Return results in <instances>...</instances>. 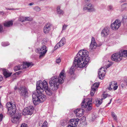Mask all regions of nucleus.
Instances as JSON below:
<instances>
[{
    "label": "nucleus",
    "instance_id": "42",
    "mask_svg": "<svg viewBox=\"0 0 127 127\" xmlns=\"http://www.w3.org/2000/svg\"><path fill=\"white\" fill-rule=\"evenodd\" d=\"M73 120H74V121H75V122H76V123L77 124H78V122L79 120V119H73Z\"/></svg>",
    "mask_w": 127,
    "mask_h": 127
},
{
    "label": "nucleus",
    "instance_id": "25",
    "mask_svg": "<svg viewBox=\"0 0 127 127\" xmlns=\"http://www.w3.org/2000/svg\"><path fill=\"white\" fill-rule=\"evenodd\" d=\"M121 54H122V57H127V50H121Z\"/></svg>",
    "mask_w": 127,
    "mask_h": 127
},
{
    "label": "nucleus",
    "instance_id": "54",
    "mask_svg": "<svg viewBox=\"0 0 127 127\" xmlns=\"http://www.w3.org/2000/svg\"><path fill=\"white\" fill-rule=\"evenodd\" d=\"M18 88H17V86H15V87H14V90H16L17 89H18Z\"/></svg>",
    "mask_w": 127,
    "mask_h": 127
},
{
    "label": "nucleus",
    "instance_id": "24",
    "mask_svg": "<svg viewBox=\"0 0 127 127\" xmlns=\"http://www.w3.org/2000/svg\"><path fill=\"white\" fill-rule=\"evenodd\" d=\"M13 21H10L5 22L4 23V26L7 27H9L13 25Z\"/></svg>",
    "mask_w": 127,
    "mask_h": 127
},
{
    "label": "nucleus",
    "instance_id": "9",
    "mask_svg": "<svg viewBox=\"0 0 127 127\" xmlns=\"http://www.w3.org/2000/svg\"><path fill=\"white\" fill-rule=\"evenodd\" d=\"M121 25L120 20L117 19L111 24V28L113 30H117L120 27Z\"/></svg>",
    "mask_w": 127,
    "mask_h": 127
},
{
    "label": "nucleus",
    "instance_id": "38",
    "mask_svg": "<svg viewBox=\"0 0 127 127\" xmlns=\"http://www.w3.org/2000/svg\"><path fill=\"white\" fill-rule=\"evenodd\" d=\"M56 62L57 63H59L61 62V60L60 58H58L57 59H56Z\"/></svg>",
    "mask_w": 127,
    "mask_h": 127
},
{
    "label": "nucleus",
    "instance_id": "22",
    "mask_svg": "<svg viewBox=\"0 0 127 127\" xmlns=\"http://www.w3.org/2000/svg\"><path fill=\"white\" fill-rule=\"evenodd\" d=\"M109 33V30L107 27L104 28L102 30L101 34L103 36L105 37L108 35Z\"/></svg>",
    "mask_w": 127,
    "mask_h": 127
},
{
    "label": "nucleus",
    "instance_id": "34",
    "mask_svg": "<svg viewBox=\"0 0 127 127\" xmlns=\"http://www.w3.org/2000/svg\"><path fill=\"white\" fill-rule=\"evenodd\" d=\"M24 19L25 21H32V18L29 17H25Z\"/></svg>",
    "mask_w": 127,
    "mask_h": 127
},
{
    "label": "nucleus",
    "instance_id": "19",
    "mask_svg": "<svg viewBox=\"0 0 127 127\" xmlns=\"http://www.w3.org/2000/svg\"><path fill=\"white\" fill-rule=\"evenodd\" d=\"M52 26V25L50 23H47L44 28V32L45 33H49L51 30V28Z\"/></svg>",
    "mask_w": 127,
    "mask_h": 127
},
{
    "label": "nucleus",
    "instance_id": "1",
    "mask_svg": "<svg viewBox=\"0 0 127 127\" xmlns=\"http://www.w3.org/2000/svg\"><path fill=\"white\" fill-rule=\"evenodd\" d=\"M88 52L87 50H81L75 58L73 64L70 69L69 73L73 74L75 71L74 67L83 68L89 62L90 58L88 56Z\"/></svg>",
    "mask_w": 127,
    "mask_h": 127
},
{
    "label": "nucleus",
    "instance_id": "49",
    "mask_svg": "<svg viewBox=\"0 0 127 127\" xmlns=\"http://www.w3.org/2000/svg\"><path fill=\"white\" fill-rule=\"evenodd\" d=\"M6 9L8 10H15V9H14V8H6Z\"/></svg>",
    "mask_w": 127,
    "mask_h": 127
},
{
    "label": "nucleus",
    "instance_id": "23",
    "mask_svg": "<svg viewBox=\"0 0 127 127\" xmlns=\"http://www.w3.org/2000/svg\"><path fill=\"white\" fill-rule=\"evenodd\" d=\"M77 124L75 121H74L73 119H72L70 121L69 124V126H71L72 127H76Z\"/></svg>",
    "mask_w": 127,
    "mask_h": 127
},
{
    "label": "nucleus",
    "instance_id": "52",
    "mask_svg": "<svg viewBox=\"0 0 127 127\" xmlns=\"http://www.w3.org/2000/svg\"><path fill=\"white\" fill-rule=\"evenodd\" d=\"M81 119H84V121H85V118L84 117H83L81 118Z\"/></svg>",
    "mask_w": 127,
    "mask_h": 127
},
{
    "label": "nucleus",
    "instance_id": "41",
    "mask_svg": "<svg viewBox=\"0 0 127 127\" xmlns=\"http://www.w3.org/2000/svg\"><path fill=\"white\" fill-rule=\"evenodd\" d=\"M68 26V25H66L65 24L64 25L63 27V30H65L67 27Z\"/></svg>",
    "mask_w": 127,
    "mask_h": 127
},
{
    "label": "nucleus",
    "instance_id": "33",
    "mask_svg": "<svg viewBox=\"0 0 127 127\" xmlns=\"http://www.w3.org/2000/svg\"><path fill=\"white\" fill-rule=\"evenodd\" d=\"M122 8L124 10L127 8V3H125L121 6Z\"/></svg>",
    "mask_w": 127,
    "mask_h": 127
},
{
    "label": "nucleus",
    "instance_id": "47",
    "mask_svg": "<svg viewBox=\"0 0 127 127\" xmlns=\"http://www.w3.org/2000/svg\"><path fill=\"white\" fill-rule=\"evenodd\" d=\"M107 95L105 94H103V99H105V98L107 97Z\"/></svg>",
    "mask_w": 127,
    "mask_h": 127
},
{
    "label": "nucleus",
    "instance_id": "32",
    "mask_svg": "<svg viewBox=\"0 0 127 127\" xmlns=\"http://www.w3.org/2000/svg\"><path fill=\"white\" fill-rule=\"evenodd\" d=\"M48 123L46 121H45L43 124L42 127H48Z\"/></svg>",
    "mask_w": 127,
    "mask_h": 127
},
{
    "label": "nucleus",
    "instance_id": "21",
    "mask_svg": "<svg viewBox=\"0 0 127 127\" xmlns=\"http://www.w3.org/2000/svg\"><path fill=\"white\" fill-rule=\"evenodd\" d=\"M0 70H2L3 75L6 78L10 76L12 73H10L6 69L0 68Z\"/></svg>",
    "mask_w": 127,
    "mask_h": 127
},
{
    "label": "nucleus",
    "instance_id": "48",
    "mask_svg": "<svg viewBox=\"0 0 127 127\" xmlns=\"http://www.w3.org/2000/svg\"><path fill=\"white\" fill-rule=\"evenodd\" d=\"M3 79V77L1 75H0V82L2 81Z\"/></svg>",
    "mask_w": 127,
    "mask_h": 127
},
{
    "label": "nucleus",
    "instance_id": "61",
    "mask_svg": "<svg viewBox=\"0 0 127 127\" xmlns=\"http://www.w3.org/2000/svg\"><path fill=\"white\" fill-rule=\"evenodd\" d=\"M117 127H119V126H118Z\"/></svg>",
    "mask_w": 127,
    "mask_h": 127
},
{
    "label": "nucleus",
    "instance_id": "30",
    "mask_svg": "<svg viewBox=\"0 0 127 127\" xmlns=\"http://www.w3.org/2000/svg\"><path fill=\"white\" fill-rule=\"evenodd\" d=\"M13 104L10 103V102H8L6 103V106L8 109V108H11V106H13Z\"/></svg>",
    "mask_w": 127,
    "mask_h": 127
},
{
    "label": "nucleus",
    "instance_id": "11",
    "mask_svg": "<svg viewBox=\"0 0 127 127\" xmlns=\"http://www.w3.org/2000/svg\"><path fill=\"white\" fill-rule=\"evenodd\" d=\"M21 113H16L14 117L11 119V121L13 123L18 124L21 120Z\"/></svg>",
    "mask_w": 127,
    "mask_h": 127
},
{
    "label": "nucleus",
    "instance_id": "2",
    "mask_svg": "<svg viewBox=\"0 0 127 127\" xmlns=\"http://www.w3.org/2000/svg\"><path fill=\"white\" fill-rule=\"evenodd\" d=\"M64 70L63 69L60 73L59 76H55L50 81L49 83L50 88L53 91H56L59 87V84H62L65 78Z\"/></svg>",
    "mask_w": 127,
    "mask_h": 127
},
{
    "label": "nucleus",
    "instance_id": "39",
    "mask_svg": "<svg viewBox=\"0 0 127 127\" xmlns=\"http://www.w3.org/2000/svg\"><path fill=\"white\" fill-rule=\"evenodd\" d=\"M87 7L89 8H90L91 7H92V5L91 4H87L84 7Z\"/></svg>",
    "mask_w": 127,
    "mask_h": 127
},
{
    "label": "nucleus",
    "instance_id": "7",
    "mask_svg": "<svg viewBox=\"0 0 127 127\" xmlns=\"http://www.w3.org/2000/svg\"><path fill=\"white\" fill-rule=\"evenodd\" d=\"M18 91L21 96L24 98L28 97V90L25 86L20 87L18 88Z\"/></svg>",
    "mask_w": 127,
    "mask_h": 127
},
{
    "label": "nucleus",
    "instance_id": "17",
    "mask_svg": "<svg viewBox=\"0 0 127 127\" xmlns=\"http://www.w3.org/2000/svg\"><path fill=\"white\" fill-rule=\"evenodd\" d=\"M65 39L64 38H62L60 41L55 46L54 49L56 50L58 48L63 46L65 44Z\"/></svg>",
    "mask_w": 127,
    "mask_h": 127
},
{
    "label": "nucleus",
    "instance_id": "5",
    "mask_svg": "<svg viewBox=\"0 0 127 127\" xmlns=\"http://www.w3.org/2000/svg\"><path fill=\"white\" fill-rule=\"evenodd\" d=\"M85 100H84L82 102L81 104V106L82 108H86L87 110L90 111L92 109V99L91 98L87 99L86 103H85Z\"/></svg>",
    "mask_w": 127,
    "mask_h": 127
},
{
    "label": "nucleus",
    "instance_id": "8",
    "mask_svg": "<svg viewBox=\"0 0 127 127\" xmlns=\"http://www.w3.org/2000/svg\"><path fill=\"white\" fill-rule=\"evenodd\" d=\"M121 51L119 52L113 54L111 57V60L116 62L120 61L122 59V54H121Z\"/></svg>",
    "mask_w": 127,
    "mask_h": 127
},
{
    "label": "nucleus",
    "instance_id": "62",
    "mask_svg": "<svg viewBox=\"0 0 127 127\" xmlns=\"http://www.w3.org/2000/svg\"><path fill=\"white\" fill-rule=\"evenodd\" d=\"M1 87H0V88Z\"/></svg>",
    "mask_w": 127,
    "mask_h": 127
},
{
    "label": "nucleus",
    "instance_id": "40",
    "mask_svg": "<svg viewBox=\"0 0 127 127\" xmlns=\"http://www.w3.org/2000/svg\"><path fill=\"white\" fill-rule=\"evenodd\" d=\"M109 9L110 10H112L113 9V7L111 5H109L108 6Z\"/></svg>",
    "mask_w": 127,
    "mask_h": 127
},
{
    "label": "nucleus",
    "instance_id": "3",
    "mask_svg": "<svg viewBox=\"0 0 127 127\" xmlns=\"http://www.w3.org/2000/svg\"><path fill=\"white\" fill-rule=\"evenodd\" d=\"M38 89L40 90L38 91V92H43L44 89L46 95L49 96L53 94V92L48 88L47 82L44 80L43 82L41 81H38L36 84V89L38 90Z\"/></svg>",
    "mask_w": 127,
    "mask_h": 127
},
{
    "label": "nucleus",
    "instance_id": "15",
    "mask_svg": "<svg viewBox=\"0 0 127 127\" xmlns=\"http://www.w3.org/2000/svg\"><path fill=\"white\" fill-rule=\"evenodd\" d=\"M99 83H95L92 86L91 88V90L90 92L91 95L93 96L94 95L99 85Z\"/></svg>",
    "mask_w": 127,
    "mask_h": 127
},
{
    "label": "nucleus",
    "instance_id": "60",
    "mask_svg": "<svg viewBox=\"0 0 127 127\" xmlns=\"http://www.w3.org/2000/svg\"><path fill=\"white\" fill-rule=\"evenodd\" d=\"M1 105V103L0 102V106Z\"/></svg>",
    "mask_w": 127,
    "mask_h": 127
},
{
    "label": "nucleus",
    "instance_id": "58",
    "mask_svg": "<svg viewBox=\"0 0 127 127\" xmlns=\"http://www.w3.org/2000/svg\"><path fill=\"white\" fill-rule=\"evenodd\" d=\"M0 108H1L2 107V105H1L0 106Z\"/></svg>",
    "mask_w": 127,
    "mask_h": 127
},
{
    "label": "nucleus",
    "instance_id": "6",
    "mask_svg": "<svg viewBox=\"0 0 127 127\" xmlns=\"http://www.w3.org/2000/svg\"><path fill=\"white\" fill-rule=\"evenodd\" d=\"M33 65L31 63H28L26 62H23V64L19 65L15 67L14 70L15 71H16L24 68H28L30 66H32Z\"/></svg>",
    "mask_w": 127,
    "mask_h": 127
},
{
    "label": "nucleus",
    "instance_id": "59",
    "mask_svg": "<svg viewBox=\"0 0 127 127\" xmlns=\"http://www.w3.org/2000/svg\"><path fill=\"white\" fill-rule=\"evenodd\" d=\"M112 127H114V126L113 125L112 126Z\"/></svg>",
    "mask_w": 127,
    "mask_h": 127
},
{
    "label": "nucleus",
    "instance_id": "29",
    "mask_svg": "<svg viewBox=\"0 0 127 127\" xmlns=\"http://www.w3.org/2000/svg\"><path fill=\"white\" fill-rule=\"evenodd\" d=\"M60 122L61 125L63 126H65L67 125L68 121L65 120H63L61 121Z\"/></svg>",
    "mask_w": 127,
    "mask_h": 127
},
{
    "label": "nucleus",
    "instance_id": "57",
    "mask_svg": "<svg viewBox=\"0 0 127 127\" xmlns=\"http://www.w3.org/2000/svg\"><path fill=\"white\" fill-rule=\"evenodd\" d=\"M89 0H85V2L88 1Z\"/></svg>",
    "mask_w": 127,
    "mask_h": 127
},
{
    "label": "nucleus",
    "instance_id": "46",
    "mask_svg": "<svg viewBox=\"0 0 127 127\" xmlns=\"http://www.w3.org/2000/svg\"><path fill=\"white\" fill-rule=\"evenodd\" d=\"M27 125L25 124H23L21 125V127H27Z\"/></svg>",
    "mask_w": 127,
    "mask_h": 127
},
{
    "label": "nucleus",
    "instance_id": "43",
    "mask_svg": "<svg viewBox=\"0 0 127 127\" xmlns=\"http://www.w3.org/2000/svg\"><path fill=\"white\" fill-rule=\"evenodd\" d=\"M96 117H95V115H94L92 116V118L91 119V121H93L95 120V119Z\"/></svg>",
    "mask_w": 127,
    "mask_h": 127
},
{
    "label": "nucleus",
    "instance_id": "44",
    "mask_svg": "<svg viewBox=\"0 0 127 127\" xmlns=\"http://www.w3.org/2000/svg\"><path fill=\"white\" fill-rule=\"evenodd\" d=\"M3 115L1 114H0V122L1 121L2 119Z\"/></svg>",
    "mask_w": 127,
    "mask_h": 127
},
{
    "label": "nucleus",
    "instance_id": "53",
    "mask_svg": "<svg viewBox=\"0 0 127 127\" xmlns=\"http://www.w3.org/2000/svg\"><path fill=\"white\" fill-rule=\"evenodd\" d=\"M33 4H34L33 3V2H32V3H30L29 4V5H30L31 6V5H33Z\"/></svg>",
    "mask_w": 127,
    "mask_h": 127
},
{
    "label": "nucleus",
    "instance_id": "56",
    "mask_svg": "<svg viewBox=\"0 0 127 127\" xmlns=\"http://www.w3.org/2000/svg\"><path fill=\"white\" fill-rule=\"evenodd\" d=\"M67 127H72L71 126H70L69 125Z\"/></svg>",
    "mask_w": 127,
    "mask_h": 127
},
{
    "label": "nucleus",
    "instance_id": "20",
    "mask_svg": "<svg viewBox=\"0 0 127 127\" xmlns=\"http://www.w3.org/2000/svg\"><path fill=\"white\" fill-rule=\"evenodd\" d=\"M97 46V44L95 41V39L94 37H92L90 45V48L91 50H93L95 49Z\"/></svg>",
    "mask_w": 127,
    "mask_h": 127
},
{
    "label": "nucleus",
    "instance_id": "14",
    "mask_svg": "<svg viewBox=\"0 0 127 127\" xmlns=\"http://www.w3.org/2000/svg\"><path fill=\"white\" fill-rule=\"evenodd\" d=\"M105 70L104 67H102L100 68L98 72L99 78L101 79H103L105 76Z\"/></svg>",
    "mask_w": 127,
    "mask_h": 127
},
{
    "label": "nucleus",
    "instance_id": "36",
    "mask_svg": "<svg viewBox=\"0 0 127 127\" xmlns=\"http://www.w3.org/2000/svg\"><path fill=\"white\" fill-rule=\"evenodd\" d=\"M9 45V44L8 42H2L1 43V45L3 46H7Z\"/></svg>",
    "mask_w": 127,
    "mask_h": 127
},
{
    "label": "nucleus",
    "instance_id": "16",
    "mask_svg": "<svg viewBox=\"0 0 127 127\" xmlns=\"http://www.w3.org/2000/svg\"><path fill=\"white\" fill-rule=\"evenodd\" d=\"M16 106L15 105L13 104L11 108H8V114L11 116L13 115L16 113Z\"/></svg>",
    "mask_w": 127,
    "mask_h": 127
},
{
    "label": "nucleus",
    "instance_id": "13",
    "mask_svg": "<svg viewBox=\"0 0 127 127\" xmlns=\"http://www.w3.org/2000/svg\"><path fill=\"white\" fill-rule=\"evenodd\" d=\"M85 110L82 108L77 109L74 111V113L76 115L77 117H81L83 115V113Z\"/></svg>",
    "mask_w": 127,
    "mask_h": 127
},
{
    "label": "nucleus",
    "instance_id": "31",
    "mask_svg": "<svg viewBox=\"0 0 127 127\" xmlns=\"http://www.w3.org/2000/svg\"><path fill=\"white\" fill-rule=\"evenodd\" d=\"M34 10L38 12L41 10L40 8L38 6H36L33 8Z\"/></svg>",
    "mask_w": 127,
    "mask_h": 127
},
{
    "label": "nucleus",
    "instance_id": "4",
    "mask_svg": "<svg viewBox=\"0 0 127 127\" xmlns=\"http://www.w3.org/2000/svg\"><path fill=\"white\" fill-rule=\"evenodd\" d=\"M36 89L37 92L33 93L32 95L33 101L35 105H36L39 103L43 102L46 98V96L42 94L43 92H38L40 89Z\"/></svg>",
    "mask_w": 127,
    "mask_h": 127
},
{
    "label": "nucleus",
    "instance_id": "51",
    "mask_svg": "<svg viewBox=\"0 0 127 127\" xmlns=\"http://www.w3.org/2000/svg\"><path fill=\"white\" fill-rule=\"evenodd\" d=\"M112 98H111L110 100V102H109L107 104V105H106V106H108V105H109V104H110L111 102L112 101Z\"/></svg>",
    "mask_w": 127,
    "mask_h": 127
},
{
    "label": "nucleus",
    "instance_id": "27",
    "mask_svg": "<svg viewBox=\"0 0 127 127\" xmlns=\"http://www.w3.org/2000/svg\"><path fill=\"white\" fill-rule=\"evenodd\" d=\"M57 9V12L58 14H64V12L63 10L60 9V6H58Z\"/></svg>",
    "mask_w": 127,
    "mask_h": 127
},
{
    "label": "nucleus",
    "instance_id": "50",
    "mask_svg": "<svg viewBox=\"0 0 127 127\" xmlns=\"http://www.w3.org/2000/svg\"><path fill=\"white\" fill-rule=\"evenodd\" d=\"M4 13L3 11H0V14L1 15H3L4 14Z\"/></svg>",
    "mask_w": 127,
    "mask_h": 127
},
{
    "label": "nucleus",
    "instance_id": "55",
    "mask_svg": "<svg viewBox=\"0 0 127 127\" xmlns=\"http://www.w3.org/2000/svg\"><path fill=\"white\" fill-rule=\"evenodd\" d=\"M125 81L126 83V85L127 86V79H126V80H125Z\"/></svg>",
    "mask_w": 127,
    "mask_h": 127
},
{
    "label": "nucleus",
    "instance_id": "28",
    "mask_svg": "<svg viewBox=\"0 0 127 127\" xmlns=\"http://www.w3.org/2000/svg\"><path fill=\"white\" fill-rule=\"evenodd\" d=\"M103 98L100 99L96 102L95 104L96 106L97 107H98L101 104L102 102Z\"/></svg>",
    "mask_w": 127,
    "mask_h": 127
},
{
    "label": "nucleus",
    "instance_id": "10",
    "mask_svg": "<svg viewBox=\"0 0 127 127\" xmlns=\"http://www.w3.org/2000/svg\"><path fill=\"white\" fill-rule=\"evenodd\" d=\"M33 110V107L32 106H30L24 109L22 112V114L24 115H32Z\"/></svg>",
    "mask_w": 127,
    "mask_h": 127
},
{
    "label": "nucleus",
    "instance_id": "12",
    "mask_svg": "<svg viewBox=\"0 0 127 127\" xmlns=\"http://www.w3.org/2000/svg\"><path fill=\"white\" fill-rule=\"evenodd\" d=\"M38 53L40 54L39 56V58H40L44 56L47 51V47L43 45L39 49H38Z\"/></svg>",
    "mask_w": 127,
    "mask_h": 127
},
{
    "label": "nucleus",
    "instance_id": "18",
    "mask_svg": "<svg viewBox=\"0 0 127 127\" xmlns=\"http://www.w3.org/2000/svg\"><path fill=\"white\" fill-rule=\"evenodd\" d=\"M118 87V86L117 83L115 81H113L110 83L108 89L109 90H111L112 89H113L114 90H116L117 89Z\"/></svg>",
    "mask_w": 127,
    "mask_h": 127
},
{
    "label": "nucleus",
    "instance_id": "37",
    "mask_svg": "<svg viewBox=\"0 0 127 127\" xmlns=\"http://www.w3.org/2000/svg\"><path fill=\"white\" fill-rule=\"evenodd\" d=\"M112 115L114 119L116 121H117V119L116 116L114 114L113 112L112 113Z\"/></svg>",
    "mask_w": 127,
    "mask_h": 127
},
{
    "label": "nucleus",
    "instance_id": "45",
    "mask_svg": "<svg viewBox=\"0 0 127 127\" xmlns=\"http://www.w3.org/2000/svg\"><path fill=\"white\" fill-rule=\"evenodd\" d=\"M3 29L2 26L1 25H0V32L3 31Z\"/></svg>",
    "mask_w": 127,
    "mask_h": 127
},
{
    "label": "nucleus",
    "instance_id": "35",
    "mask_svg": "<svg viewBox=\"0 0 127 127\" xmlns=\"http://www.w3.org/2000/svg\"><path fill=\"white\" fill-rule=\"evenodd\" d=\"M24 18H25V17H24L22 16H21L19 18V20L22 22H23L24 21H25Z\"/></svg>",
    "mask_w": 127,
    "mask_h": 127
},
{
    "label": "nucleus",
    "instance_id": "26",
    "mask_svg": "<svg viewBox=\"0 0 127 127\" xmlns=\"http://www.w3.org/2000/svg\"><path fill=\"white\" fill-rule=\"evenodd\" d=\"M83 9L84 10H87L88 11L90 12H93L95 11V9L93 8H89L88 7H86H86H84Z\"/></svg>",
    "mask_w": 127,
    "mask_h": 127
}]
</instances>
